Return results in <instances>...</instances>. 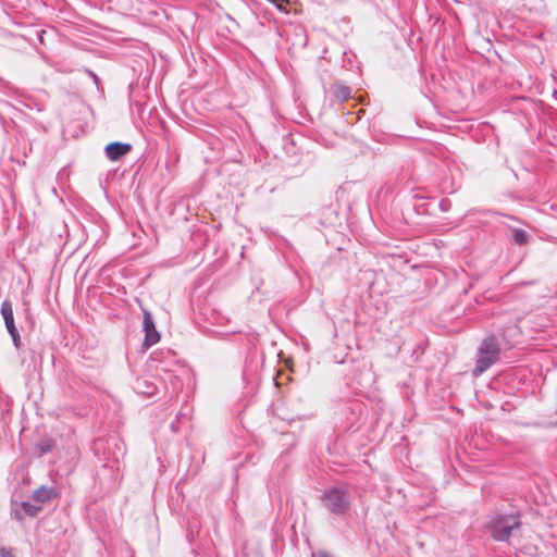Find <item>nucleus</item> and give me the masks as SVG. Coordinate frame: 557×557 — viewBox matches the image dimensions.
I'll list each match as a JSON object with an SVG mask.
<instances>
[{"mask_svg": "<svg viewBox=\"0 0 557 557\" xmlns=\"http://www.w3.org/2000/svg\"><path fill=\"white\" fill-rule=\"evenodd\" d=\"M502 348L494 335L485 337L478 347L473 376L478 377L500 359Z\"/></svg>", "mask_w": 557, "mask_h": 557, "instance_id": "1", "label": "nucleus"}, {"mask_svg": "<svg viewBox=\"0 0 557 557\" xmlns=\"http://www.w3.org/2000/svg\"><path fill=\"white\" fill-rule=\"evenodd\" d=\"M521 523L517 516H496L492 519L488 530L496 541H507L515 530L520 528Z\"/></svg>", "mask_w": 557, "mask_h": 557, "instance_id": "2", "label": "nucleus"}, {"mask_svg": "<svg viewBox=\"0 0 557 557\" xmlns=\"http://www.w3.org/2000/svg\"><path fill=\"white\" fill-rule=\"evenodd\" d=\"M323 505L335 515H344L350 507V499L347 492L334 487L321 495Z\"/></svg>", "mask_w": 557, "mask_h": 557, "instance_id": "3", "label": "nucleus"}, {"mask_svg": "<svg viewBox=\"0 0 557 557\" xmlns=\"http://www.w3.org/2000/svg\"><path fill=\"white\" fill-rule=\"evenodd\" d=\"M1 314L3 317L5 327L12 337L13 344L16 348L21 346V336L14 323L13 308L9 300H4L1 305Z\"/></svg>", "mask_w": 557, "mask_h": 557, "instance_id": "4", "label": "nucleus"}, {"mask_svg": "<svg viewBox=\"0 0 557 557\" xmlns=\"http://www.w3.org/2000/svg\"><path fill=\"white\" fill-rule=\"evenodd\" d=\"M143 326L145 331V345L152 346L160 341V334L154 326V321L150 312H144Z\"/></svg>", "mask_w": 557, "mask_h": 557, "instance_id": "5", "label": "nucleus"}, {"mask_svg": "<svg viewBox=\"0 0 557 557\" xmlns=\"http://www.w3.org/2000/svg\"><path fill=\"white\" fill-rule=\"evenodd\" d=\"M132 149L129 144L111 143L106 147V154L111 161H116Z\"/></svg>", "mask_w": 557, "mask_h": 557, "instance_id": "6", "label": "nucleus"}, {"mask_svg": "<svg viewBox=\"0 0 557 557\" xmlns=\"http://www.w3.org/2000/svg\"><path fill=\"white\" fill-rule=\"evenodd\" d=\"M58 496L53 487L40 486L33 493V498L38 503H46Z\"/></svg>", "mask_w": 557, "mask_h": 557, "instance_id": "7", "label": "nucleus"}, {"mask_svg": "<svg viewBox=\"0 0 557 557\" xmlns=\"http://www.w3.org/2000/svg\"><path fill=\"white\" fill-rule=\"evenodd\" d=\"M331 92L333 97L339 101H345L350 97V88L343 84H334L331 87Z\"/></svg>", "mask_w": 557, "mask_h": 557, "instance_id": "8", "label": "nucleus"}, {"mask_svg": "<svg viewBox=\"0 0 557 557\" xmlns=\"http://www.w3.org/2000/svg\"><path fill=\"white\" fill-rule=\"evenodd\" d=\"M134 388L138 394H143V395H147V396H152L157 393L156 385L150 384L145 380H137Z\"/></svg>", "mask_w": 557, "mask_h": 557, "instance_id": "9", "label": "nucleus"}, {"mask_svg": "<svg viewBox=\"0 0 557 557\" xmlns=\"http://www.w3.org/2000/svg\"><path fill=\"white\" fill-rule=\"evenodd\" d=\"M21 507L24 511L25 515H28V516H36L40 510H41V507L40 506H37V505H34L32 503H28V502H23L21 504Z\"/></svg>", "mask_w": 557, "mask_h": 557, "instance_id": "10", "label": "nucleus"}, {"mask_svg": "<svg viewBox=\"0 0 557 557\" xmlns=\"http://www.w3.org/2000/svg\"><path fill=\"white\" fill-rule=\"evenodd\" d=\"M529 235L525 231L516 228L513 230V239L517 244L523 245L528 242Z\"/></svg>", "mask_w": 557, "mask_h": 557, "instance_id": "11", "label": "nucleus"}, {"mask_svg": "<svg viewBox=\"0 0 557 557\" xmlns=\"http://www.w3.org/2000/svg\"><path fill=\"white\" fill-rule=\"evenodd\" d=\"M38 448L40 450V455L48 453L51 450V443L50 441H42L38 444Z\"/></svg>", "mask_w": 557, "mask_h": 557, "instance_id": "12", "label": "nucleus"}, {"mask_svg": "<svg viewBox=\"0 0 557 557\" xmlns=\"http://www.w3.org/2000/svg\"><path fill=\"white\" fill-rule=\"evenodd\" d=\"M269 1H270V2H272L273 4H275V5H276V8H277L280 11H282V12H284V13H287V10L283 7V4H284V3H287V4H288V3L290 2V0H269Z\"/></svg>", "mask_w": 557, "mask_h": 557, "instance_id": "13", "label": "nucleus"}, {"mask_svg": "<svg viewBox=\"0 0 557 557\" xmlns=\"http://www.w3.org/2000/svg\"><path fill=\"white\" fill-rule=\"evenodd\" d=\"M0 557H14L11 549L5 547L0 548Z\"/></svg>", "mask_w": 557, "mask_h": 557, "instance_id": "14", "label": "nucleus"}, {"mask_svg": "<svg viewBox=\"0 0 557 557\" xmlns=\"http://www.w3.org/2000/svg\"><path fill=\"white\" fill-rule=\"evenodd\" d=\"M90 75H91V76H92V77H94L95 79H97V76H96V74H94V73H90Z\"/></svg>", "mask_w": 557, "mask_h": 557, "instance_id": "15", "label": "nucleus"}]
</instances>
